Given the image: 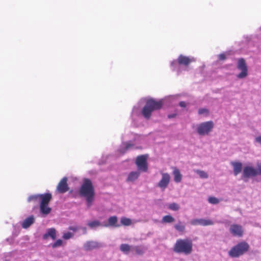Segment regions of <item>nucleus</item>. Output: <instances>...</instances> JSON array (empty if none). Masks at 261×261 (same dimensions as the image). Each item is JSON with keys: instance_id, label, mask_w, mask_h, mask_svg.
<instances>
[{"instance_id": "f257e3e1", "label": "nucleus", "mask_w": 261, "mask_h": 261, "mask_svg": "<svg viewBox=\"0 0 261 261\" xmlns=\"http://www.w3.org/2000/svg\"><path fill=\"white\" fill-rule=\"evenodd\" d=\"M143 102L140 101L135 105L132 110V119L133 121H135L142 116L145 119H149L153 111L160 109L163 104V100L155 101L153 99H150L147 100L145 105L142 108Z\"/></svg>"}, {"instance_id": "f03ea898", "label": "nucleus", "mask_w": 261, "mask_h": 261, "mask_svg": "<svg viewBox=\"0 0 261 261\" xmlns=\"http://www.w3.org/2000/svg\"><path fill=\"white\" fill-rule=\"evenodd\" d=\"M80 195L85 198L88 207H91L94 199V189L91 181L89 179H85L80 190Z\"/></svg>"}, {"instance_id": "7ed1b4c3", "label": "nucleus", "mask_w": 261, "mask_h": 261, "mask_svg": "<svg viewBox=\"0 0 261 261\" xmlns=\"http://www.w3.org/2000/svg\"><path fill=\"white\" fill-rule=\"evenodd\" d=\"M51 198L50 193L44 194H35L30 196L28 198L29 202L31 201L40 202V208L41 213L47 215L51 211V208L48 206V204Z\"/></svg>"}, {"instance_id": "20e7f679", "label": "nucleus", "mask_w": 261, "mask_h": 261, "mask_svg": "<svg viewBox=\"0 0 261 261\" xmlns=\"http://www.w3.org/2000/svg\"><path fill=\"white\" fill-rule=\"evenodd\" d=\"M193 242L190 238L178 239L174 246V251L178 253H183L189 255L192 252Z\"/></svg>"}, {"instance_id": "39448f33", "label": "nucleus", "mask_w": 261, "mask_h": 261, "mask_svg": "<svg viewBox=\"0 0 261 261\" xmlns=\"http://www.w3.org/2000/svg\"><path fill=\"white\" fill-rule=\"evenodd\" d=\"M195 61L193 57H190L180 55L176 60L171 63V66L173 70H177L178 72L181 71V67L187 68L188 66L192 62Z\"/></svg>"}, {"instance_id": "423d86ee", "label": "nucleus", "mask_w": 261, "mask_h": 261, "mask_svg": "<svg viewBox=\"0 0 261 261\" xmlns=\"http://www.w3.org/2000/svg\"><path fill=\"white\" fill-rule=\"evenodd\" d=\"M249 248V244L245 242H241L232 247L229 251V255L232 257H238L247 252Z\"/></svg>"}, {"instance_id": "0eeeda50", "label": "nucleus", "mask_w": 261, "mask_h": 261, "mask_svg": "<svg viewBox=\"0 0 261 261\" xmlns=\"http://www.w3.org/2000/svg\"><path fill=\"white\" fill-rule=\"evenodd\" d=\"M214 126V124L212 121L203 122L196 125V131L199 135L205 136L212 131Z\"/></svg>"}, {"instance_id": "6e6552de", "label": "nucleus", "mask_w": 261, "mask_h": 261, "mask_svg": "<svg viewBox=\"0 0 261 261\" xmlns=\"http://www.w3.org/2000/svg\"><path fill=\"white\" fill-rule=\"evenodd\" d=\"M257 175V173L256 168L251 165H246L243 169L241 177L244 181H247L249 178Z\"/></svg>"}, {"instance_id": "1a4fd4ad", "label": "nucleus", "mask_w": 261, "mask_h": 261, "mask_svg": "<svg viewBox=\"0 0 261 261\" xmlns=\"http://www.w3.org/2000/svg\"><path fill=\"white\" fill-rule=\"evenodd\" d=\"M237 69L241 71V72L237 75L239 79H243L248 75V68L245 61L243 58L238 59L237 63Z\"/></svg>"}, {"instance_id": "9d476101", "label": "nucleus", "mask_w": 261, "mask_h": 261, "mask_svg": "<svg viewBox=\"0 0 261 261\" xmlns=\"http://www.w3.org/2000/svg\"><path fill=\"white\" fill-rule=\"evenodd\" d=\"M131 136H132L134 140H129L127 141V138L125 137H122V145L119 149V151L121 153H125L127 150L132 148L134 144L133 143V141L136 139V138L138 137V136L136 134H131Z\"/></svg>"}, {"instance_id": "9b49d317", "label": "nucleus", "mask_w": 261, "mask_h": 261, "mask_svg": "<svg viewBox=\"0 0 261 261\" xmlns=\"http://www.w3.org/2000/svg\"><path fill=\"white\" fill-rule=\"evenodd\" d=\"M161 174L162 178L157 184L156 186L162 191H164L168 186L170 181L171 177L168 173L161 172Z\"/></svg>"}, {"instance_id": "f8f14e48", "label": "nucleus", "mask_w": 261, "mask_h": 261, "mask_svg": "<svg viewBox=\"0 0 261 261\" xmlns=\"http://www.w3.org/2000/svg\"><path fill=\"white\" fill-rule=\"evenodd\" d=\"M147 156L143 155L139 156L137 158L136 164L137 166L138 169L140 172H146L148 169L147 164Z\"/></svg>"}, {"instance_id": "ddd939ff", "label": "nucleus", "mask_w": 261, "mask_h": 261, "mask_svg": "<svg viewBox=\"0 0 261 261\" xmlns=\"http://www.w3.org/2000/svg\"><path fill=\"white\" fill-rule=\"evenodd\" d=\"M229 231L234 237H242L244 233V229L241 225L232 224L230 225Z\"/></svg>"}, {"instance_id": "4468645a", "label": "nucleus", "mask_w": 261, "mask_h": 261, "mask_svg": "<svg viewBox=\"0 0 261 261\" xmlns=\"http://www.w3.org/2000/svg\"><path fill=\"white\" fill-rule=\"evenodd\" d=\"M102 246V244L96 241H88L83 245V248L86 251H90L99 248Z\"/></svg>"}, {"instance_id": "2eb2a0df", "label": "nucleus", "mask_w": 261, "mask_h": 261, "mask_svg": "<svg viewBox=\"0 0 261 261\" xmlns=\"http://www.w3.org/2000/svg\"><path fill=\"white\" fill-rule=\"evenodd\" d=\"M190 223L192 225L208 226L214 225L215 223L210 219H194L190 221Z\"/></svg>"}, {"instance_id": "dca6fc26", "label": "nucleus", "mask_w": 261, "mask_h": 261, "mask_svg": "<svg viewBox=\"0 0 261 261\" xmlns=\"http://www.w3.org/2000/svg\"><path fill=\"white\" fill-rule=\"evenodd\" d=\"M67 177H64L59 183L57 190L61 193H64L68 190V185L67 184Z\"/></svg>"}, {"instance_id": "f3484780", "label": "nucleus", "mask_w": 261, "mask_h": 261, "mask_svg": "<svg viewBox=\"0 0 261 261\" xmlns=\"http://www.w3.org/2000/svg\"><path fill=\"white\" fill-rule=\"evenodd\" d=\"M50 237L52 240H54L57 237V232L55 228H50L46 229L45 233L43 235V239L47 240Z\"/></svg>"}, {"instance_id": "a211bd4d", "label": "nucleus", "mask_w": 261, "mask_h": 261, "mask_svg": "<svg viewBox=\"0 0 261 261\" xmlns=\"http://www.w3.org/2000/svg\"><path fill=\"white\" fill-rule=\"evenodd\" d=\"M105 227H118L120 226V224L118 223V219L116 216H111L108 220V223L103 225Z\"/></svg>"}, {"instance_id": "6ab92c4d", "label": "nucleus", "mask_w": 261, "mask_h": 261, "mask_svg": "<svg viewBox=\"0 0 261 261\" xmlns=\"http://www.w3.org/2000/svg\"><path fill=\"white\" fill-rule=\"evenodd\" d=\"M35 222V218L33 216H30L25 219L21 222V226L23 228L27 229L29 228Z\"/></svg>"}, {"instance_id": "aec40b11", "label": "nucleus", "mask_w": 261, "mask_h": 261, "mask_svg": "<svg viewBox=\"0 0 261 261\" xmlns=\"http://www.w3.org/2000/svg\"><path fill=\"white\" fill-rule=\"evenodd\" d=\"M231 165L233 167V174L235 176L241 173L242 170V164L240 162H232Z\"/></svg>"}, {"instance_id": "412c9836", "label": "nucleus", "mask_w": 261, "mask_h": 261, "mask_svg": "<svg viewBox=\"0 0 261 261\" xmlns=\"http://www.w3.org/2000/svg\"><path fill=\"white\" fill-rule=\"evenodd\" d=\"M140 174V172L139 171H132L128 174L126 181L128 182H133L138 179Z\"/></svg>"}, {"instance_id": "4be33fe9", "label": "nucleus", "mask_w": 261, "mask_h": 261, "mask_svg": "<svg viewBox=\"0 0 261 261\" xmlns=\"http://www.w3.org/2000/svg\"><path fill=\"white\" fill-rule=\"evenodd\" d=\"M87 225L92 229H96L99 227L103 226V225L99 220H97L88 221Z\"/></svg>"}, {"instance_id": "5701e85b", "label": "nucleus", "mask_w": 261, "mask_h": 261, "mask_svg": "<svg viewBox=\"0 0 261 261\" xmlns=\"http://www.w3.org/2000/svg\"><path fill=\"white\" fill-rule=\"evenodd\" d=\"M173 175H174V180L175 182L178 183L181 181L182 179V175L179 169L174 168L173 171Z\"/></svg>"}, {"instance_id": "b1692460", "label": "nucleus", "mask_w": 261, "mask_h": 261, "mask_svg": "<svg viewBox=\"0 0 261 261\" xmlns=\"http://www.w3.org/2000/svg\"><path fill=\"white\" fill-rule=\"evenodd\" d=\"M145 250V248L143 246H133L132 251H135L137 254H142Z\"/></svg>"}, {"instance_id": "393cba45", "label": "nucleus", "mask_w": 261, "mask_h": 261, "mask_svg": "<svg viewBox=\"0 0 261 261\" xmlns=\"http://www.w3.org/2000/svg\"><path fill=\"white\" fill-rule=\"evenodd\" d=\"M133 246H130L126 244H122L120 246V250L124 253L127 254L132 250Z\"/></svg>"}, {"instance_id": "a878e982", "label": "nucleus", "mask_w": 261, "mask_h": 261, "mask_svg": "<svg viewBox=\"0 0 261 261\" xmlns=\"http://www.w3.org/2000/svg\"><path fill=\"white\" fill-rule=\"evenodd\" d=\"M174 228L180 232H183L185 230V226L181 221H179L177 224H175Z\"/></svg>"}, {"instance_id": "bb28decb", "label": "nucleus", "mask_w": 261, "mask_h": 261, "mask_svg": "<svg viewBox=\"0 0 261 261\" xmlns=\"http://www.w3.org/2000/svg\"><path fill=\"white\" fill-rule=\"evenodd\" d=\"M174 221V218L170 215H166L163 217L162 223H172Z\"/></svg>"}, {"instance_id": "cd10ccee", "label": "nucleus", "mask_w": 261, "mask_h": 261, "mask_svg": "<svg viewBox=\"0 0 261 261\" xmlns=\"http://www.w3.org/2000/svg\"><path fill=\"white\" fill-rule=\"evenodd\" d=\"M195 172L197 173L201 178H207L208 177V174L204 171L197 170L195 171Z\"/></svg>"}, {"instance_id": "c85d7f7f", "label": "nucleus", "mask_w": 261, "mask_h": 261, "mask_svg": "<svg viewBox=\"0 0 261 261\" xmlns=\"http://www.w3.org/2000/svg\"><path fill=\"white\" fill-rule=\"evenodd\" d=\"M121 223L125 226H128L131 224V220L128 218L123 217L121 219Z\"/></svg>"}, {"instance_id": "c756f323", "label": "nucleus", "mask_w": 261, "mask_h": 261, "mask_svg": "<svg viewBox=\"0 0 261 261\" xmlns=\"http://www.w3.org/2000/svg\"><path fill=\"white\" fill-rule=\"evenodd\" d=\"M62 243H63V241L61 239H59V240H57L54 243L51 244L50 245L52 247V248H57V247L62 246Z\"/></svg>"}, {"instance_id": "7c9ffc66", "label": "nucleus", "mask_w": 261, "mask_h": 261, "mask_svg": "<svg viewBox=\"0 0 261 261\" xmlns=\"http://www.w3.org/2000/svg\"><path fill=\"white\" fill-rule=\"evenodd\" d=\"M168 207L173 211H177L179 208V206L176 203H172L169 205Z\"/></svg>"}, {"instance_id": "2f4dec72", "label": "nucleus", "mask_w": 261, "mask_h": 261, "mask_svg": "<svg viewBox=\"0 0 261 261\" xmlns=\"http://www.w3.org/2000/svg\"><path fill=\"white\" fill-rule=\"evenodd\" d=\"M209 113L208 110L206 108H201L198 110V114L199 115H203L204 116L208 115Z\"/></svg>"}, {"instance_id": "473e14b6", "label": "nucleus", "mask_w": 261, "mask_h": 261, "mask_svg": "<svg viewBox=\"0 0 261 261\" xmlns=\"http://www.w3.org/2000/svg\"><path fill=\"white\" fill-rule=\"evenodd\" d=\"M74 234L70 232H64L63 235V238L65 240H68L73 237Z\"/></svg>"}, {"instance_id": "72a5a7b5", "label": "nucleus", "mask_w": 261, "mask_h": 261, "mask_svg": "<svg viewBox=\"0 0 261 261\" xmlns=\"http://www.w3.org/2000/svg\"><path fill=\"white\" fill-rule=\"evenodd\" d=\"M208 201L210 203L216 204L219 203V200L216 197H210L208 199Z\"/></svg>"}, {"instance_id": "f704fd0d", "label": "nucleus", "mask_w": 261, "mask_h": 261, "mask_svg": "<svg viewBox=\"0 0 261 261\" xmlns=\"http://www.w3.org/2000/svg\"><path fill=\"white\" fill-rule=\"evenodd\" d=\"M257 175H261V162H258L256 164Z\"/></svg>"}, {"instance_id": "c9c22d12", "label": "nucleus", "mask_w": 261, "mask_h": 261, "mask_svg": "<svg viewBox=\"0 0 261 261\" xmlns=\"http://www.w3.org/2000/svg\"><path fill=\"white\" fill-rule=\"evenodd\" d=\"M80 229L79 226H70L69 229L73 231H76Z\"/></svg>"}, {"instance_id": "e433bc0d", "label": "nucleus", "mask_w": 261, "mask_h": 261, "mask_svg": "<svg viewBox=\"0 0 261 261\" xmlns=\"http://www.w3.org/2000/svg\"><path fill=\"white\" fill-rule=\"evenodd\" d=\"M219 59L221 60H224L225 59V56L224 54H220L219 55Z\"/></svg>"}, {"instance_id": "4c0bfd02", "label": "nucleus", "mask_w": 261, "mask_h": 261, "mask_svg": "<svg viewBox=\"0 0 261 261\" xmlns=\"http://www.w3.org/2000/svg\"><path fill=\"white\" fill-rule=\"evenodd\" d=\"M80 229H81L84 234L87 233V228L85 227H80Z\"/></svg>"}, {"instance_id": "58836bf2", "label": "nucleus", "mask_w": 261, "mask_h": 261, "mask_svg": "<svg viewBox=\"0 0 261 261\" xmlns=\"http://www.w3.org/2000/svg\"><path fill=\"white\" fill-rule=\"evenodd\" d=\"M179 106L181 107L185 108L186 106V103L185 101H181L179 102Z\"/></svg>"}, {"instance_id": "ea45409f", "label": "nucleus", "mask_w": 261, "mask_h": 261, "mask_svg": "<svg viewBox=\"0 0 261 261\" xmlns=\"http://www.w3.org/2000/svg\"><path fill=\"white\" fill-rule=\"evenodd\" d=\"M175 116H176V114H170V115H168V118H172L175 117Z\"/></svg>"}, {"instance_id": "a19ab883", "label": "nucleus", "mask_w": 261, "mask_h": 261, "mask_svg": "<svg viewBox=\"0 0 261 261\" xmlns=\"http://www.w3.org/2000/svg\"><path fill=\"white\" fill-rule=\"evenodd\" d=\"M260 29H261V27H260Z\"/></svg>"}, {"instance_id": "79ce46f5", "label": "nucleus", "mask_w": 261, "mask_h": 261, "mask_svg": "<svg viewBox=\"0 0 261 261\" xmlns=\"http://www.w3.org/2000/svg\"><path fill=\"white\" fill-rule=\"evenodd\" d=\"M6 261H7V260H6Z\"/></svg>"}]
</instances>
